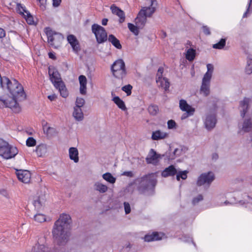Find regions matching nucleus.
<instances>
[{
    "mask_svg": "<svg viewBox=\"0 0 252 252\" xmlns=\"http://www.w3.org/2000/svg\"><path fill=\"white\" fill-rule=\"evenodd\" d=\"M36 144V141L32 137H29L26 140V145L28 147L34 146Z\"/></svg>",
    "mask_w": 252,
    "mask_h": 252,
    "instance_id": "nucleus-48",
    "label": "nucleus"
},
{
    "mask_svg": "<svg viewBox=\"0 0 252 252\" xmlns=\"http://www.w3.org/2000/svg\"><path fill=\"white\" fill-rule=\"evenodd\" d=\"M110 9L113 14L117 15L119 18V22L120 23H123L125 20V14L124 12L116 6L115 4H112Z\"/></svg>",
    "mask_w": 252,
    "mask_h": 252,
    "instance_id": "nucleus-19",
    "label": "nucleus"
},
{
    "mask_svg": "<svg viewBox=\"0 0 252 252\" xmlns=\"http://www.w3.org/2000/svg\"><path fill=\"white\" fill-rule=\"evenodd\" d=\"M111 69L113 76L117 79H123L126 76L125 63L122 59L116 60L112 64Z\"/></svg>",
    "mask_w": 252,
    "mask_h": 252,
    "instance_id": "nucleus-6",
    "label": "nucleus"
},
{
    "mask_svg": "<svg viewBox=\"0 0 252 252\" xmlns=\"http://www.w3.org/2000/svg\"><path fill=\"white\" fill-rule=\"evenodd\" d=\"M122 175L126 176L129 177H131L133 176V174L132 171H125L122 174Z\"/></svg>",
    "mask_w": 252,
    "mask_h": 252,
    "instance_id": "nucleus-56",
    "label": "nucleus"
},
{
    "mask_svg": "<svg viewBox=\"0 0 252 252\" xmlns=\"http://www.w3.org/2000/svg\"><path fill=\"white\" fill-rule=\"evenodd\" d=\"M252 2V0H250V1L249 2V3H248V8H247V11L245 12V13L243 15V18L246 17L247 16V13H248V12L249 11V9H250V7L251 6Z\"/></svg>",
    "mask_w": 252,
    "mask_h": 252,
    "instance_id": "nucleus-57",
    "label": "nucleus"
},
{
    "mask_svg": "<svg viewBox=\"0 0 252 252\" xmlns=\"http://www.w3.org/2000/svg\"><path fill=\"white\" fill-rule=\"evenodd\" d=\"M207 72L205 74L203 79H211L214 70V66L212 64L207 65Z\"/></svg>",
    "mask_w": 252,
    "mask_h": 252,
    "instance_id": "nucleus-39",
    "label": "nucleus"
},
{
    "mask_svg": "<svg viewBox=\"0 0 252 252\" xmlns=\"http://www.w3.org/2000/svg\"><path fill=\"white\" fill-rule=\"evenodd\" d=\"M108 41L112 43V44L118 49L122 48V45L120 41L113 34H110L108 37Z\"/></svg>",
    "mask_w": 252,
    "mask_h": 252,
    "instance_id": "nucleus-32",
    "label": "nucleus"
},
{
    "mask_svg": "<svg viewBox=\"0 0 252 252\" xmlns=\"http://www.w3.org/2000/svg\"><path fill=\"white\" fill-rule=\"evenodd\" d=\"M35 152L38 157L44 156L47 152V146L45 144H40L36 146Z\"/></svg>",
    "mask_w": 252,
    "mask_h": 252,
    "instance_id": "nucleus-23",
    "label": "nucleus"
},
{
    "mask_svg": "<svg viewBox=\"0 0 252 252\" xmlns=\"http://www.w3.org/2000/svg\"><path fill=\"white\" fill-rule=\"evenodd\" d=\"M216 104L213 105L214 110L210 111L206 113L203 118L204 125L205 128L208 130H211L213 129L217 124V114L216 112Z\"/></svg>",
    "mask_w": 252,
    "mask_h": 252,
    "instance_id": "nucleus-7",
    "label": "nucleus"
},
{
    "mask_svg": "<svg viewBox=\"0 0 252 252\" xmlns=\"http://www.w3.org/2000/svg\"><path fill=\"white\" fill-rule=\"evenodd\" d=\"M176 237H178L179 239L181 240L182 241L187 243L191 242L193 245L194 243L193 242L192 238L188 235H183L182 237H180L179 235H176Z\"/></svg>",
    "mask_w": 252,
    "mask_h": 252,
    "instance_id": "nucleus-42",
    "label": "nucleus"
},
{
    "mask_svg": "<svg viewBox=\"0 0 252 252\" xmlns=\"http://www.w3.org/2000/svg\"><path fill=\"white\" fill-rule=\"evenodd\" d=\"M73 116L77 121H82L84 118V114L83 113L82 109L77 107H74V111L73 112Z\"/></svg>",
    "mask_w": 252,
    "mask_h": 252,
    "instance_id": "nucleus-26",
    "label": "nucleus"
},
{
    "mask_svg": "<svg viewBox=\"0 0 252 252\" xmlns=\"http://www.w3.org/2000/svg\"><path fill=\"white\" fill-rule=\"evenodd\" d=\"M177 172V169L173 165H170L168 167L165 168L161 172V176L163 177H167L168 176H173Z\"/></svg>",
    "mask_w": 252,
    "mask_h": 252,
    "instance_id": "nucleus-21",
    "label": "nucleus"
},
{
    "mask_svg": "<svg viewBox=\"0 0 252 252\" xmlns=\"http://www.w3.org/2000/svg\"><path fill=\"white\" fill-rule=\"evenodd\" d=\"M215 179V176L212 172L201 174L198 178L196 184L198 186H210Z\"/></svg>",
    "mask_w": 252,
    "mask_h": 252,
    "instance_id": "nucleus-10",
    "label": "nucleus"
},
{
    "mask_svg": "<svg viewBox=\"0 0 252 252\" xmlns=\"http://www.w3.org/2000/svg\"><path fill=\"white\" fill-rule=\"evenodd\" d=\"M56 97V96L55 94L49 95L48 96V98L51 101L54 100Z\"/></svg>",
    "mask_w": 252,
    "mask_h": 252,
    "instance_id": "nucleus-61",
    "label": "nucleus"
},
{
    "mask_svg": "<svg viewBox=\"0 0 252 252\" xmlns=\"http://www.w3.org/2000/svg\"><path fill=\"white\" fill-rule=\"evenodd\" d=\"M179 107L181 110L188 114V115H193L195 112V109L189 105L185 99H181L179 101Z\"/></svg>",
    "mask_w": 252,
    "mask_h": 252,
    "instance_id": "nucleus-16",
    "label": "nucleus"
},
{
    "mask_svg": "<svg viewBox=\"0 0 252 252\" xmlns=\"http://www.w3.org/2000/svg\"><path fill=\"white\" fill-rule=\"evenodd\" d=\"M80 83V93L81 94H86L87 80H79Z\"/></svg>",
    "mask_w": 252,
    "mask_h": 252,
    "instance_id": "nucleus-38",
    "label": "nucleus"
},
{
    "mask_svg": "<svg viewBox=\"0 0 252 252\" xmlns=\"http://www.w3.org/2000/svg\"><path fill=\"white\" fill-rule=\"evenodd\" d=\"M18 153V150L16 147L0 139V156L4 159H9L14 158Z\"/></svg>",
    "mask_w": 252,
    "mask_h": 252,
    "instance_id": "nucleus-5",
    "label": "nucleus"
},
{
    "mask_svg": "<svg viewBox=\"0 0 252 252\" xmlns=\"http://www.w3.org/2000/svg\"><path fill=\"white\" fill-rule=\"evenodd\" d=\"M196 51L192 48H189L187 51L186 58L189 61L191 62L194 59Z\"/></svg>",
    "mask_w": 252,
    "mask_h": 252,
    "instance_id": "nucleus-35",
    "label": "nucleus"
},
{
    "mask_svg": "<svg viewBox=\"0 0 252 252\" xmlns=\"http://www.w3.org/2000/svg\"><path fill=\"white\" fill-rule=\"evenodd\" d=\"M156 83L159 88L164 91L168 90L170 85L168 80H156Z\"/></svg>",
    "mask_w": 252,
    "mask_h": 252,
    "instance_id": "nucleus-28",
    "label": "nucleus"
},
{
    "mask_svg": "<svg viewBox=\"0 0 252 252\" xmlns=\"http://www.w3.org/2000/svg\"><path fill=\"white\" fill-rule=\"evenodd\" d=\"M46 34L48 37V43L52 46L55 48L59 46V44L62 40H63V37L61 33H57L49 28H46Z\"/></svg>",
    "mask_w": 252,
    "mask_h": 252,
    "instance_id": "nucleus-9",
    "label": "nucleus"
},
{
    "mask_svg": "<svg viewBox=\"0 0 252 252\" xmlns=\"http://www.w3.org/2000/svg\"><path fill=\"white\" fill-rule=\"evenodd\" d=\"M85 104V100L81 97H77L75 103V106L78 108H81Z\"/></svg>",
    "mask_w": 252,
    "mask_h": 252,
    "instance_id": "nucleus-49",
    "label": "nucleus"
},
{
    "mask_svg": "<svg viewBox=\"0 0 252 252\" xmlns=\"http://www.w3.org/2000/svg\"><path fill=\"white\" fill-rule=\"evenodd\" d=\"M163 72H164L163 67L162 66L159 67V68L158 69V70L157 72V79H167L166 78L163 77Z\"/></svg>",
    "mask_w": 252,
    "mask_h": 252,
    "instance_id": "nucleus-51",
    "label": "nucleus"
},
{
    "mask_svg": "<svg viewBox=\"0 0 252 252\" xmlns=\"http://www.w3.org/2000/svg\"><path fill=\"white\" fill-rule=\"evenodd\" d=\"M246 72L248 74H250L252 73V59H249L247 60V64L246 67Z\"/></svg>",
    "mask_w": 252,
    "mask_h": 252,
    "instance_id": "nucleus-45",
    "label": "nucleus"
},
{
    "mask_svg": "<svg viewBox=\"0 0 252 252\" xmlns=\"http://www.w3.org/2000/svg\"><path fill=\"white\" fill-rule=\"evenodd\" d=\"M48 73L50 79H61L60 73L54 66H50L49 67Z\"/></svg>",
    "mask_w": 252,
    "mask_h": 252,
    "instance_id": "nucleus-29",
    "label": "nucleus"
},
{
    "mask_svg": "<svg viewBox=\"0 0 252 252\" xmlns=\"http://www.w3.org/2000/svg\"><path fill=\"white\" fill-rule=\"evenodd\" d=\"M108 19L107 18H104L102 20V25L103 26H106L108 22Z\"/></svg>",
    "mask_w": 252,
    "mask_h": 252,
    "instance_id": "nucleus-63",
    "label": "nucleus"
},
{
    "mask_svg": "<svg viewBox=\"0 0 252 252\" xmlns=\"http://www.w3.org/2000/svg\"><path fill=\"white\" fill-rule=\"evenodd\" d=\"M17 10L19 12V13L21 14L24 15V13H26V11H28L25 8V7H23L21 4L18 3L17 4Z\"/></svg>",
    "mask_w": 252,
    "mask_h": 252,
    "instance_id": "nucleus-50",
    "label": "nucleus"
},
{
    "mask_svg": "<svg viewBox=\"0 0 252 252\" xmlns=\"http://www.w3.org/2000/svg\"><path fill=\"white\" fill-rule=\"evenodd\" d=\"M182 152V149L176 148L172 153H167L166 157L169 160H173L177 157H179L181 154Z\"/></svg>",
    "mask_w": 252,
    "mask_h": 252,
    "instance_id": "nucleus-31",
    "label": "nucleus"
},
{
    "mask_svg": "<svg viewBox=\"0 0 252 252\" xmlns=\"http://www.w3.org/2000/svg\"><path fill=\"white\" fill-rule=\"evenodd\" d=\"M112 100L121 110L123 111L126 110V107L124 101L121 98H120V97L115 96L113 98Z\"/></svg>",
    "mask_w": 252,
    "mask_h": 252,
    "instance_id": "nucleus-30",
    "label": "nucleus"
},
{
    "mask_svg": "<svg viewBox=\"0 0 252 252\" xmlns=\"http://www.w3.org/2000/svg\"><path fill=\"white\" fill-rule=\"evenodd\" d=\"M168 136L169 133L168 132L158 129L153 131L151 138L153 140L158 141L167 138Z\"/></svg>",
    "mask_w": 252,
    "mask_h": 252,
    "instance_id": "nucleus-17",
    "label": "nucleus"
},
{
    "mask_svg": "<svg viewBox=\"0 0 252 252\" xmlns=\"http://www.w3.org/2000/svg\"><path fill=\"white\" fill-rule=\"evenodd\" d=\"M157 184V173L148 174L139 179L138 190L141 193L145 195H153L154 194L155 188Z\"/></svg>",
    "mask_w": 252,
    "mask_h": 252,
    "instance_id": "nucleus-3",
    "label": "nucleus"
},
{
    "mask_svg": "<svg viewBox=\"0 0 252 252\" xmlns=\"http://www.w3.org/2000/svg\"><path fill=\"white\" fill-rule=\"evenodd\" d=\"M48 55H49V57L50 59H54V60L56 59V57H55V55L54 54H53L52 53H51V52L49 53Z\"/></svg>",
    "mask_w": 252,
    "mask_h": 252,
    "instance_id": "nucleus-64",
    "label": "nucleus"
},
{
    "mask_svg": "<svg viewBox=\"0 0 252 252\" xmlns=\"http://www.w3.org/2000/svg\"><path fill=\"white\" fill-rule=\"evenodd\" d=\"M24 17L27 21V22L30 25L33 24L34 23L33 19L30 12L26 11V14H25Z\"/></svg>",
    "mask_w": 252,
    "mask_h": 252,
    "instance_id": "nucleus-46",
    "label": "nucleus"
},
{
    "mask_svg": "<svg viewBox=\"0 0 252 252\" xmlns=\"http://www.w3.org/2000/svg\"><path fill=\"white\" fill-rule=\"evenodd\" d=\"M67 40L74 51L78 52L80 50L79 42L74 35L70 34L68 35Z\"/></svg>",
    "mask_w": 252,
    "mask_h": 252,
    "instance_id": "nucleus-18",
    "label": "nucleus"
},
{
    "mask_svg": "<svg viewBox=\"0 0 252 252\" xmlns=\"http://www.w3.org/2000/svg\"><path fill=\"white\" fill-rule=\"evenodd\" d=\"M3 86H4L3 90L7 89L12 95V98L9 99H3L0 96V105L5 107H16L18 104V101L25 99L26 94L24 91V88L17 80H2Z\"/></svg>",
    "mask_w": 252,
    "mask_h": 252,
    "instance_id": "nucleus-1",
    "label": "nucleus"
},
{
    "mask_svg": "<svg viewBox=\"0 0 252 252\" xmlns=\"http://www.w3.org/2000/svg\"><path fill=\"white\" fill-rule=\"evenodd\" d=\"M5 36V31L0 28V38H2Z\"/></svg>",
    "mask_w": 252,
    "mask_h": 252,
    "instance_id": "nucleus-59",
    "label": "nucleus"
},
{
    "mask_svg": "<svg viewBox=\"0 0 252 252\" xmlns=\"http://www.w3.org/2000/svg\"><path fill=\"white\" fill-rule=\"evenodd\" d=\"M167 127L169 129L176 128L177 125L175 121L173 120H170L167 121Z\"/></svg>",
    "mask_w": 252,
    "mask_h": 252,
    "instance_id": "nucleus-52",
    "label": "nucleus"
},
{
    "mask_svg": "<svg viewBox=\"0 0 252 252\" xmlns=\"http://www.w3.org/2000/svg\"><path fill=\"white\" fill-rule=\"evenodd\" d=\"M45 200L46 197L44 194H38L37 195L34 197L33 205L37 211L41 210L43 208Z\"/></svg>",
    "mask_w": 252,
    "mask_h": 252,
    "instance_id": "nucleus-13",
    "label": "nucleus"
},
{
    "mask_svg": "<svg viewBox=\"0 0 252 252\" xmlns=\"http://www.w3.org/2000/svg\"><path fill=\"white\" fill-rule=\"evenodd\" d=\"M210 80H202L200 93L207 96L210 94Z\"/></svg>",
    "mask_w": 252,
    "mask_h": 252,
    "instance_id": "nucleus-22",
    "label": "nucleus"
},
{
    "mask_svg": "<svg viewBox=\"0 0 252 252\" xmlns=\"http://www.w3.org/2000/svg\"><path fill=\"white\" fill-rule=\"evenodd\" d=\"M252 129V121L251 118L245 119L242 126L241 130L245 132H248Z\"/></svg>",
    "mask_w": 252,
    "mask_h": 252,
    "instance_id": "nucleus-24",
    "label": "nucleus"
},
{
    "mask_svg": "<svg viewBox=\"0 0 252 252\" xmlns=\"http://www.w3.org/2000/svg\"><path fill=\"white\" fill-rule=\"evenodd\" d=\"M54 87L60 92L61 95L65 98L68 95V92L63 80H50Z\"/></svg>",
    "mask_w": 252,
    "mask_h": 252,
    "instance_id": "nucleus-12",
    "label": "nucleus"
},
{
    "mask_svg": "<svg viewBox=\"0 0 252 252\" xmlns=\"http://www.w3.org/2000/svg\"><path fill=\"white\" fill-rule=\"evenodd\" d=\"M188 172H189L187 170L178 171L177 170V172L176 174L177 180L179 181L181 179L182 180L186 179L187 178V174Z\"/></svg>",
    "mask_w": 252,
    "mask_h": 252,
    "instance_id": "nucleus-37",
    "label": "nucleus"
},
{
    "mask_svg": "<svg viewBox=\"0 0 252 252\" xmlns=\"http://www.w3.org/2000/svg\"><path fill=\"white\" fill-rule=\"evenodd\" d=\"M226 39L225 38H221L220 41L213 45V48L214 49H222L225 45Z\"/></svg>",
    "mask_w": 252,
    "mask_h": 252,
    "instance_id": "nucleus-41",
    "label": "nucleus"
},
{
    "mask_svg": "<svg viewBox=\"0 0 252 252\" xmlns=\"http://www.w3.org/2000/svg\"><path fill=\"white\" fill-rule=\"evenodd\" d=\"M158 5L156 0H151L150 6L143 7L141 8L136 18V23L139 27H144L147 22V18L152 16L156 11Z\"/></svg>",
    "mask_w": 252,
    "mask_h": 252,
    "instance_id": "nucleus-4",
    "label": "nucleus"
},
{
    "mask_svg": "<svg viewBox=\"0 0 252 252\" xmlns=\"http://www.w3.org/2000/svg\"><path fill=\"white\" fill-rule=\"evenodd\" d=\"M70 223V216L63 214L54 223L52 234L55 242L60 246L65 245L68 240Z\"/></svg>",
    "mask_w": 252,
    "mask_h": 252,
    "instance_id": "nucleus-2",
    "label": "nucleus"
},
{
    "mask_svg": "<svg viewBox=\"0 0 252 252\" xmlns=\"http://www.w3.org/2000/svg\"><path fill=\"white\" fill-rule=\"evenodd\" d=\"M44 132L48 136H51L56 133V129L54 127L44 125L43 126Z\"/></svg>",
    "mask_w": 252,
    "mask_h": 252,
    "instance_id": "nucleus-36",
    "label": "nucleus"
},
{
    "mask_svg": "<svg viewBox=\"0 0 252 252\" xmlns=\"http://www.w3.org/2000/svg\"><path fill=\"white\" fill-rule=\"evenodd\" d=\"M132 89V86L130 84H128V85L123 86L122 88V90L123 91L125 92L126 94L127 95H129L131 94Z\"/></svg>",
    "mask_w": 252,
    "mask_h": 252,
    "instance_id": "nucleus-47",
    "label": "nucleus"
},
{
    "mask_svg": "<svg viewBox=\"0 0 252 252\" xmlns=\"http://www.w3.org/2000/svg\"><path fill=\"white\" fill-rule=\"evenodd\" d=\"M250 99L245 98L243 100L240 101L239 109L240 111L241 116L244 118L249 109Z\"/></svg>",
    "mask_w": 252,
    "mask_h": 252,
    "instance_id": "nucleus-20",
    "label": "nucleus"
},
{
    "mask_svg": "<svg viewBox=\"0 0 252 252\" xmlns=\"http://www.w3.org/2000/svg\"><path fill=\"white\" fill-rule=\"evenodd\" d=\"M203 32L204 33L207 35H209L211 34V32L210 31V29L207 26H203L202 27Z\"/></svg>",
    "mask_w": 252,
    "mask_h": 252,
    "instance_id": "nucleus-54",
    "label": "nucleus"
},
{
    "mask_svg": "<svg viewBox=\"0 0 252 252\" xmlns=\"http://www.w3.org/2000/svg\"><path fill=\"white\" fill-rule=\"evenodd\" d=\"M53 5L54 7H58L59 6L61 2V0H52Z\"/></svg>",
    "mask_w": 252,
    "mask_h": 252,
    "instance_id": "nucleus-58",
    "label": "nucleus"
},
{
    "mask_svg": "<svg viewBox=\"0 0 252 252\" xmlns=\"http://www.w3.org/2000/svg\"><path fill=\"white\" fill-rule=\"evenodd\" d=\"M16 175L18 180L23 183H28L31 179V173L27 170H16Z\"/></svg>",
    "mask_w": 252,
    "mask_h": 252,
    "instance_id": "nucleus-14",
    "label": "nucleus"
},
{
    "mask_svg": "<svg viewBox=\"0 0 252 252\" xmlns=\"http://www.w3.org/2000/svg\"><path fill=\"white\" fill-rule=\"evenodd\" d=\"M164 236V234L161 232H153L152 233L146 234L144 239L146 242H150L155 241L161 240Z\"/></svg>",
    "mask_w": 252,
    "mask_h": 252,
    "instance_id": "nucleus-15",
    "label": "nucleus"
},
{
    "mask_svg": "<svg viewBox=\"0 0 252 252\" xmlns=\"http://www.w3.org/2000/svg\"><path fill=\"white\" fill-rule=\"evenodd\" d=\"M135 23L136 25H134L131 23H128L127 27L131 32L134 35H137L139 32V29H142L144 27H139L136 23V19H135Z\"/></svg>",
    "mask_w": 252,
    "mask_h": 252,
    "instance_id": "nucleus-33",
    "label": "nucleus"
},
{
    "mask_svg": "<svg viewBox=\"0 0 252 252\" xmlns=\"http://www.w3.org/2000/svg\"><path fill=\"white\" fill-rule=\"evenodd\" d=\"M94 189L99 193H104L108 190V187L99 182H96L94 184Z\"/></svg>",
    "mask_w": 252,
    "mask_h": 252,
    "instance_id": "nucleus-27",
    "label": "nucleus"
},
{
    "mask_svg": "<svg viewBox=\"0 0 252 252\" xmlns=\"http://www.w3.org/2000/svg\"><path fill=\"white\" fill-rule=\"evenodd\" d=\"M40 3V6L41 9H44L45 8V4L46 2V0H36Z\"/></svg>",
    "mask_w": 252,
    "mask_h": 252,
    "instance_id": "nucleus-55",
    "label": "nucleus"
},
{
    "mask_svg": "<svg viewBox=\"0 0 252 252\" xmlns=\"http://www.w3.org/2000/svg\"><path fill=\"white\" fill-rule=\"evenodd\" d=\"M34 219L35 221L40 223L46 221V217L45 215L40 213H37L35 214L34 216Z\"/></svg>",
    "mask_w": 252,
    "mask_h": 252,
    "instance_id": "nucleus-43",
    "label": "nucleus"
},
{
    "mask_svg": "<svg viewBox=\"0 0 252 252\" xmlns=\"http://www.w3.org/2000/svg\"><path fill=\"white\" fill-rule=\"evenodd\" d=\"M203 196L202 194H199L195 196H194L192 199V204L193 205L198 204L200 202L203 200Z\"/></svg>",
    "mask_w": 252,
    "mask_h": 252,
    "instance_id": "nucleus-44",
    "label": "nucleus"
},
{
    "mask_svg": "<svg viewBox=\"0 0 252 252\" xmlns=\"http://www.w3.org/2000/svg\"><path fill=\"white\" fill-rule=\"evenodd\" d=\"M102 178L107 182L110 184H114L116 182V178L109 172H107L102 175Z\"/></svg>",
    "mask_w": 252,
    "mask_h": 252,
    "instance_id": "nucleus-34",
    "label": "nucleus"
},
{
    "mask_svg": "<svg viewBox=\"0 0 252 252\" xmlns=\"http://www.w3.org/2000/svg\"><path fill=\"white\" fill-rule=\"evenodd\" d=\"M251 200H252V198L247 195V198H245V201L244 202V203H249L250 202Z\"/></svg>",
    "mask_w": 252,
    "mask_h": 252,
    "instance_id": "nucleus-62",
    "label": "nucleus"
},
{
    "mask_svg": "<svg viewBox=\"0 0 252 252\" xmlns=\"http://www.w3.org/2000/svg\"><path fill=\"white\" fill-rule=\"evenodd\" d=\"M92 31L94 34L98 43H102L107 41V34L103 27L99 25L94 24L92 26Z\"/></svg>",
    "mask_w": 252,
    "mask_h": 252,
    "instance_id": "nucleus-8",
    "label": "nucleus"
},
{
    "mask_svg": "<svg viewBox=\"0 0 252 252\" xmlns=\"http://www.w3.org/2000/svg\"><path fill=\"white\" fill-rule=\"evenodd\" d=\"M219 158L218 154L214 153L212 155V158L213 160H216Z\"/></svg>",
    "mask_w": 252,
    "mask_h": 252,
    "instance_id": "nucleus-60",
    "label": "nucleus"
},
{
    "mask_svg": "<svg viewBox=\"0 0 252 252\" xmlns=\"http://www.w3.org/2000/svg\"><path fill=\"white\" fill-rule=\"evenodd\" d=\"M164 155L158 154L156 151L151 149L146 158V161L148 164L156 165L158 162L159 159L162 158Z\"/></svg>",
    "mask_w": 252,
    "mask_h": 252,
    "instance_id": "nucleus-11",
    "label": "nucleus"
},
{
    "mask_svg": "<svg viewBox=\"0 0 252 252\" xmlns=\"http://www.w3.org/2000/svg\"><path fill=\"white\" fill-rule=\"evenodd\" d=\"M124 206L126 214H128L130 213L131 211V207L129 203L125 202L124 203Z\"/></svg>",
    "mask_w": 252,
    "mask_h": 252,
    "instance_id": "nucleus-53",
    "label": "nucleus"
},
{
    "mask_svg": "<svg viewBox=\"0 0 252 252\" xmlns=\"http://www.w3.org/2000/svg\"><path fill=\"white\" fill-rule=\"evenodd\" d=\"M69 155L70 159L77 163L79 161L78 151L76 148L71 147L69 149Z\"/></svg>",
    "mask_w": 252,
    "mask_h": 252,
    "instance_id": "nucleus-25",
    "label": "nucleus"
},
{
    "mask_svg": "<svg viewBox=\"0 0 252 252\" xmlns=\"http://www.w3.org/2000/svg\"><path fill=\"white\" fill-rule=\"evenodd\" d=\"M148 110L150 115L155 116L158 112V107L157 105L152 104L148 107Z\"/></svg>",
    "mask_w": 252,
    "mask_h": 252,
    "instance_id": "nucleus-40",
    "label": "nucleus"
}]
</instances>
